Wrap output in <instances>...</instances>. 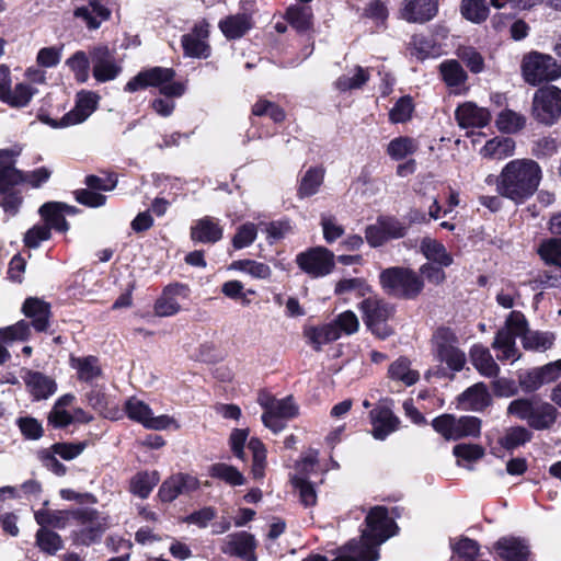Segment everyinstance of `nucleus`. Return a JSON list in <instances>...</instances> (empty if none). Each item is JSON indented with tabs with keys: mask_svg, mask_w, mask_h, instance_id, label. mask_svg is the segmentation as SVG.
<instances>
[{
	"mask_svg": "<svg viewBox=\"0 0 561 561\" xmlns=\"http://www.w3.org/2000/svg\"><path fill=\"white\" fill-rule=\"evenodd\" d=\"M542 176V169L534 159H513L497 174L496 192L500 196L520 205L535 195Z\"/></svg>",
	"mask_w": 561,
	"mask_h": 561,
	"instance_id": "nucleus-1",
	"label": "nucleus"
},
{
	"mask_svg": "<svg viewBox=\"0 0 561 561\" xmlns=\"http://www.w3.org/2000/svg\"><path fill=\"white\" fill-rule=\"evenodd\" d=\"M367 528L363 531L359 541L352 540L345 550L356 561H377L378 547L394 535L396 524L388 516L386 507L375 506L366 516Z\"/></svg>",
	"mask_w": 561,
	"mask_h": 561,
	"instance_id": "nucleus-2",
	"label": "nucleus"
},
{
	"mask_svg": "<svg viewBox=\"0 0 561 561\" xmlns=\"http://www.w3.org/2000/svg\"><path fill=\"white\" fill-rule=\"evenodd\" d=\"M379 282L388 295L402 299H415L424 289V280L419 273L403 266L383 270Z\"/></svg>",
	"mask_w": 561,
	"mask_h": 561,
	"instance_id": "nucleus-3",
	"label": "nucleus"
},
{
	"mask_svg": "<svg viewBox=\"0 0 561 561\" xmlns=\"http://www.w3.org/2000/svg\"><path fill=\"white\" fill-rule=\"evenodd\" d=\"M175 72L171 68L153 67L140 71L125 85L126 92H136L148 87L159 88L167 98H180L185 93L186 87L182 82L173 81Z\"/></svg>",
	"mask_w": 561,
	"mask_h": 561,
	"instance_id": "nucleus-4",
	"label": "nucleus"
},
{
	"mask_svg": "<svg viewBox=\"0 0 561 561\" xmlns=\"http://www.w3.org/2000/svg\"><path fill=\"white\" fill-rule=\"evenodd\" d=\"M21 151L19 146L0 150V192H5L21 182H28L33 187H39L50 178L51 172L44 167L27 174L15 169V159Z\"/></svg>",
	"mask_w": 561,
	"mask_h": 561,
	"instance_id": "nucleus-5",
	"label": "nucleus"
},
{
	"mask_svg": "<svg viewBox=\"0 0 561 561\" xmlns=\"http://www.w3.org/2000/svg\"><path fill=\"white\" fill-rule=\"evenodd\" d=\"M528 323L523 312L511 311L505 320V324L500 329L492 343V348L496 352V358L501 362H516L520 353L516 347L515 339L524 336L527 332Z\"/></svg>",
	"mask_w": 561,
	"mask_h": 561,
	"instance_id": "nucleus-6",
	"label": "nucleus"
},
{
	"mask_svg": "<svg viewBox=\"0 0 561 561\" xmlns=\"http://www.w3.org/2000/svg\"><path fill=\"white\" fill-rule=\"evenodd\" d=\"M507 413L526 421L535 430L549 428L557 419V409L538 398L513 400L508 404Z\"/></svg>",
	"mask_w": 561,
	"mask_h": 561,
	"instance_id": "nucleus-7",
	"label": "nucleus"
},
{
	"mask_svg": "<svg viewBox=\"0 0 561 561\" xmlns=\"http://www.w3.org/2000/svg\"><path fill=\"white\" fill-rule=\"evenodd\" d=\"M520 70L523 79L530 85H538L541 82L554 81L561 78V64L552 56L539 51H530L524 55Z\"/></svg>",
	"mask_w": 561,
	"mask_h": 561,
	"instance_id": "nucleus-8",
	"label": "nucleus"
},
{
	"mask_svg": "<svg viewBox=\"0 0 561 561\" xmlns=\"http://www.w3.org/2000/svg\"><path fill=\"white\" fill-rule=\"evenodd\" d=\"M433 355L439 363L446 364L453 373L463 369L467 358L458 347L457 335L448 328H439L433 335Z\"/></svg>",
	"mask_w": 561,
	"mask_h": 561,
	"instance_id": "nucleus-9",
	"label": "nucleus"
},
{
	"mask_svg": "<svg viewBox=\"0 0 561 561\" xmlns=\"http://www.w3.org/2000/svg\"><path fill=\"white\" fill-rule=\"evenodd\" d=\"M257 402L264 409L263 424L274 433H278L285 427V420L297 414V407L291 397L275 399L271 394L262 392L259 394Z\"/></svg>",
	"mask_w": 561,
	"mask_h": 561,
	"instance_id": "nucleus-10",
	"label": "nucleus"
},
{
	"mask_svg": "<svg viewBox=\"0 0 561 561\" xmlns=\"http://www.w3.org/2000/svg\"><path fill=\"white\" fill-rule=\"evenodd\" d=\"M434 430L445 439L458 440L463 437H476L481 431V421L476 416L456 417L451 414H443L433 420Z\"/></svg>",
	"mask_w": 561,
	"mask_h": 561,
	"instance_id": "nucleus-11",
	"label": "nucleus"
},
{
	"mask_svg": "<svg viewBox=\"0 0 561 561\" xmlns=\"http://www.w3.org/2000/svg\"><path fill=\"white\" fill-rule=\"evenodd\" d=\"M359 310L370 331L380 339L391 334L387 320L393 314V308L377 296H368L359 304Z\"/></svg>",
	"mask_w": 561,
	"mask_h": 561,
	"instance_id": "nucleus-12",
	"label": "nucleus"
},
{
	"mask_svg": "<svg viewBox=\"0 0 561 561\" xmlns=\"http://www.w3.org/2000/svg\"><path fill=\"white\" fill-rule=\"evenodd\" d=\"M124 409L130 420L140 423L146 428L154 431H163L171 427L174 430L180 428V424L174 417L168 414L154 416L151 408L135 397L129 398L125 402Z\"/></svg>",
	"mask_w": 561,
	"mask_h": 561,
	"instance_id": "nucleus-13",
	"label": "nucleus"
},
{
	"mask_svg": "<svg viewBox=\"0 0 561 561\" xmlns=\"http://www.w3.org/2000/svg\"><path fill=\"white\" fill-rule=\"evenodd\" d=\"M533 115L542 124H553L561 115V89L554 85L538 89L533 99Z\"/></svg>",
	"mask_w": 561,
	"mask_h": 561,
	"instance_id": "nucleus-14",
	"label": "nucleus"
},
{
	"mask_svg": "<svg viewBox=\"0 0 561 561\" xmlns=\"http://www.w3.org/2000/svg\"><path fill=\"white\" fill-rule=\"evenodd\" d=\"M301 271L313 278L329 275L334 268V254L324 247L311 248L296 256Z\"/></svg>",
	"mask_w": 561,
	"mask_h": 561,
	"instance_id": "nucleus-15",
	"label": "nucleus"
},
{
	"mask_svg": "<svg viewBox=\"0 0 561 561\" xmlns=\"http://www.w3.org/2000/svg\"><path fill=\"white\" fill-rule=\"evenodd\" d=\"M100 96L92 91L82 90L77 93L76 105L59 122L47 121L53 127H68L83 123L98 107Z\"/></svg>",
	"mask_w": 561,
	"mask_h": 561,
	"instance_id": "nucleus-16",
	"label": "nucleus"
},
{
	"mask_svg": "<svg viewBox=\"0 0 561 561\" xmlns=\"http://www.w3.org/2000/svg\"><path fill=\"white\" fill-rule=\"evenodd\" d=\"M400 18L409 23L424 24L438 13V0H403Z\"/></svg>",
	"mask_w": 561,
	"mask_h": 561,
	"instance_id": "nucleus-17",
	"label": "nucleus"
},
{
	"mask_svg": "<svg viewBox=\"0 0 561 561\" xmlns=\"http://www.w3.org/2000/svg\"><path fill=\"white\" fill-rule=\"evenodd\" d=\"M208 35V23L205 21L196 23L190 33L182 36L181 42L185 56L207 58L209 56Z\"/></svg>",
	"mask_w": 561,
	"mask_h": 561,
	"instance_id": "nucleus-18",
	"label": "nucleus"
},
{
	"mask_svg": "<svg viewBox=\"0 0 561 561\" xmlns=\"http://www.w3.org/2000/svg\"><path fill=\"white\" fill-rule=\"evenodd\" d=\"M188 296V288L182 284L167 286L154 302V314L158 317H172L180 312V300Z\"/></svg>",
	"mask_w": 561,
	"mask_h": 561,
	"instance_id": "nucleus-19",
	"label": "nucleus"
},
{
	"mask_svg": "<svg viewBox=\"0 0 561 561\" xmlns=\"http://www.w3.org/2000/svg\"><path fill=\"white\" fill-rule=\"evenodd\" d=\"M93 62V77L99 82L114 80L121 72V67L115 62L106 46L94 47L90 53Z\"/></svg>",
	"mask_w": 561,
	"mask_h": 561,
	"instance_id": "nucleus-20",
	"label": "nucleus"
},
{
	"mask_svg": "<svg viewBox=\"0 0 561 561\" xmlns=\"http://www.w3.org/2000/svg\"><path fill=\"white\" fill-rule=\"evenodd\" d=\"M199 486L197 478L178 473L164 480L158 491V496L162 502H172L179 495L193 492Z\"/></svg>",
	"mask_w": 561,
	"mask_h": 561,
	"instance_id": "nucleus-21",
	"label": "nucleus"
},
{
	"mask_svg": "<svg viewBox=\"0 0 561 561\" xmlns=\"http://www.w3.org/2000/svg\"><path fill=\"white\" fill-rule=\"evenodd\" d=\"M255 548L254 536L247 531H240L225 538L221 551L225 554L237 556L245 561H256Z\"/></svg>",
	"mask_w": 561,
	"mask_h": 561,
	"instance_id": "nucleus-22",
	"label": "nucleus"
},
{
	"mask_svg": "<svg viewBox=\"0 0 561 561\" xmlns=\"http://www.w3.org/2000/svg\"><path fill=\"white\" fill-rule=\"evenodd\" d=\"M455 118L461 128H482L490 123L491 113L473 102H465L456 108Z\"/></svg>",
	"mask_w": 561,
	"mask_h": 561,
	"instance_id": "nucleus-23",
	"label": "nucleus"
},
{
	"mask_svg": "<svg viewBox=\"0 0 561 561\" xmlns=\"http://www.w3.org/2000/svg\"><path fill=\"white\" fill-rule=\"evenodd\" d=\"M22 379L28 393L35 401L46 400L57 390L56 381L39 371L26 369Z\"/></svg>",
	"mask_w": 561,
	"mask_h": 561,
	"instance_id": "nucleus-24",
	"label": "nucleus"
},
{
	"mask_svg": "<svg viewBox=\"0 0 561 561\" xmlns=\"http://www.w3.org/2000/svg\"><path fill=\"white\" fill-rule=\"evenodd\" d=\"M111 10L101 0H88L85 4L77 7L73 11V15L81 19L89 30H98L111 18Z\"/></svg>",
	"mask_w": 561,
	"mask_h": 561,
	"instance_id": "nucleus-25",
	"label": "nucleus"
},
{
	"mask_svg": "<svg viewBox=\"0 0 561 561\" xmlns=\"http://www.w3.org/2000/svg\"><path fill=\"white\" fill-rule=\"evenodd\" d=\"M22 312L25 317L32 319L33 328L43 332L49 327L50 305L37 297L25 299L22 306Z\"/></svg>",
	"mask_w": 561,
	"mask_h": 561,
	"instance_id": "nucleus-26",
	"label": "nucleus"
},
{
	"mask_svg": "<svg viewBox=\"0 0 561 561\" xmlns=\"http://www.w3.org/2000/svg\"><path fill=\"white\" fill-rule=\"evenodd\" d=\"M497 554L504 561H527L529 546L526 540L515 537H504L494 546Z\"/></svg>",
	"mask_w": 561,
	"mask_h": 561,
	"instance_id": "nucleus-27",
	"label": "nucleus"
},
{
	"mask_svg": "<svg viewBox=\"0 0 561 561\" xmlns=\"http://www.w3.org/2000/svg\"><path fill=\"white\" fill-rule=\"evenodd\" d=\"M191 238L196 242L216 243L222 238L219 220L209 216L196 220L191 228Z\"/></svg>",
	"mask_w": 561,
	"mask_h": 561,
	"instance_id": "nucleus-28",
	"label": "nucleus"
},
{
	"mask_svg": "<svg viewBox=\"0 0 561 561\" xmlns=\"http://www.w3.org/2000/svg\"><path fill=\"white\" fill-rule=\"evenodd\" d=\"M373 436L383 440L389 434L398 428L399 420L388 408H376L370 411Z\"/></svg>",
	"mask_w": 561,
	"mask_h": 561,
	"instance_id": "nucleus-29",
	"label": "nucleus"
},
{
	"mask_svg": "<svg viewBox=\"0 0 561 561\" xmlns=\"http://www.w3.org/2000/svg\"><path fill=\"white\" fill-rule=\"evenodd\" d=\"M491 403V394L483 382L474 383L459 396V404L465 410L482 411Z\"/></svg>",
	"mask_w": 561,
	"mask_h": 561,
	"instance_id": "nucleus-30",
	"label": "nucleus"
},
{
	"mask_svg": "<svg viewBox=\"0 0 561 561\" xmlns=\"http://www.w3.org/2000/svg\"><path fill=\"white\" fill-rule=\"evenodd\" d=\"M515 149L516 144L514 139L508 137H494L484 144L479 154L488 160H504L513 157Z\"/></svg>",
	"mask_w": 561,
	"mask_h": 561,
	"instance_id": "nucleus-31",
	"label": "nucleus"
},
{
	"mask_svg": "<svg viewBox=\"0 0 561 561\" xmlns=\"http://www.w3.org/2000/svg\"><path fill=\"white\" fill-rule=\"evenodd\" d=\"M470 360L480 375L486 378H495L500 373V367L495 363L489 348L481 344H474L470 350Z\"/></svg>",
	"mask_w": 561,
	"mask_h": 561,
	"instance_id": "nucleus-32",
	"label": "nucleus"
},
{
	"mask_svg": "<svg viewBox=\"0 0 561 561\" xmlns=\"http://www.w3.org/2000/svg\"><path fill=\"white\" fill-rule=\"evenodd\" d=\"M65 211L71 213L72 207L61 203L49 202L39 208V214L44 218L46 226L49 227V230L53 228L60 232L68 230V222L64 216Z\"/></svg>",
	"mask_w": 561,
	"mask_h": 561,
	"instance_id": "nucleus-33",
	"label": "nucleus"
},
{
	"mask_svg": "<svg viewBox=\"0 0 561 561\" xmlns=\"http://www.w3.org/2000/svg\"><path fill=\"white\" fill-rule=\"evenodd\" d=\"M420 251L427 262L442 266H450L454 263L453 255L447 251L446 247L436 239L425 237L420 243Z\"/></svg>",
	"mask_w": 561,
	"mask_h": 561,
	"instance_id": "nucleus-34",
	"label": "nucleus"
},
{
	"mask_svg": "<svg viewBox=\"0 0 561 561\" xmlns=\"http://www.w3.org/2000/svg\"><path fill=\"white\" fill-rule=\"evenodd\" d=\"M219 27L227 38L236 39L252 27V19L249 13H238L221 20Z\"/></svg>",
	"mask_w": 561,
	"mask_h": 561,
	"instance_id": "nucleus-35",
	"label": "nucleus"
},
{
	"mask_svg": "<svg viewBox=\"0 0 561 561\" xmlns=\"http://www.w3.org/2000/svg\"><path fill=\"white\" fill-rule=\"evenodd\" d=\"M159 481L158 471H140L130 479L129 491L140 499H147Z\"/></svg>",
	"mask_w": 561,
	"mask_h": 561,
	"instance_id": "nucleus-36",
	"label": "nucleus"
},
{
	"mask_svg": "<svg viewBox=\"0 0 561 561\" xmlns=\"http://www.w3.org/2000/svg\"><path fill=\"white\" fill-rule=\"evenodd\" d=\"M304 335L307 339V342L316 351H320L322 345L339 339V333L335 330V327L331 324V322L320 327L306 328Z\"/></svg>",
	"mask_w": 561,
	"mask_h": 561,
	"instance_id": "nucleus-37",
	"label": "nucleus"
},
{
	"mask_svg": "<svg viewBox=\"0 0 561 561\" xmlns=\"http://www.w3.org/2000/svg\"><path fill=\"white\" fill-rule=\"evenodd\" d=\"M417 150L419 142L416 139L399 136L389 141L386 152L392 160L400 161L413 156Z\"/></svg>",
	"mask_w": 561,
	"mask_h": 561,
	"instance_id": "nucleus-38",
	"label": "nucleus"
},
{
	"mask_svg": "<svg viewBox=\"0 0 561 561\" xmlns=\"http://www.w3.org/2000/svg\"><path fill=\"white\" fill-rule=\"evenodd\" d=\"M459 10L463 19L474 24L486 21L490 13L486 0H461Z\"/></svg>",
	"mask_w": 561,
	"mask_h": 561,
	"instance_id": "nucleus-39",
	"label": "nucleus"
},
{
	"mask_svg": "<svg viewBox=\"0 0 561 561\" xmlns=\"http://www.w3.org/2000/svg\"><path fill=\"white\" fill-rule=\"evenodd\" d=\"M388 375L392 380H398L405 386L414 385L419 378V371L411 368V363L404 357L394 360L388 369Z\"/></svg>",
	"mask_w": 561,
	"mask_h": 561,
	"instance_id": "nucleus-40",
	"label": "nucleus"
},
{
	"mask_svg": "<svg viewBox=\"0 0 561 561\" xmlns=\"http://www.w3.org/2000/svg\"><path fill=\"white\" fill-rule=\"evenodd\" d=\"M208 474L211 478L219 479L231 486L243 485L245 483L244 476L233 466L217 462L209 467Z\"/></svg>",
	"mask_w": 561,
	"mask_h": 561,
	"instance_id": "nucleus-41",
	"label": "nucleus"
},
{
	"mask_svg": "<svg viewBox=\"0 0 561 561\" xmlns=\"http://www.w3.org/2000/svg\"><path fill=\"white\" fill-rule=\"evenodd\" d=\"M73 400L75 397L72 394H65L56 401L48 415V422L54 427H66L72 424L71 412L66 408L70 405Z\"/></svg>",
	"mask_w": 561,
	"mask_h": 561,
	"instance_id": "nucleus-42",
	"label": "nucleus"
},
{
	"mask_svg": "<svg viewBox=\"0 0 561 561\" xmlns=\"http://www.w3.org/2000/svg\"><path fill=\"white\" fill-rule=\"evenodd\" d=\"M229 270L243 272L256 279H268L272 275V270L267 264L254 260L233 261Z\"/></svg>",
	"mask_w": 561,
	"mask_h": 561,
	"instance_id": "nucleus-43",
	"label": "nucleus"
},
{
	"mask_svg": "<svg viewBox=\"0 0 561 561\" xmlns=\"http://www.w3.org/2000/svg\"><path fill=\"white\" fill-rule=\"evenodd\" d=\"M324 171L321 168H310L301 178L298 188L299 197L314 195L323 183Z\"/></svg>",
	"mask_w": 561,
	"mask_h": 561,
	"instance_id": "nucleus-44",
	"label": "nucleus"
},
{
	"mask_svg": "<svg viewBox=\"0 0 561 561\" xmlns=\"http://www.w3.org/2000/svg\"><path fill=\"white\" fill-rule=\"evenodd\" d=\"M495 124L502 133L515 134L524 128L526 117L515 111L506 108L497 115Z\"/></svg>",
	"mask_w": 561,
	"mask_h": 561,
	"instance_id": "nucleus-45",
	"label": "nucleus"
},
{
	"mask_svg": "<svg viewBox=\"0 0 561 561\" xmlns=\"http://www.w3.org/2000/svg\"><path fill=\"white\" fill-rule=\"evenodd\" d=\"M439 70L446 84L458 89L467 80V73L457 60H447L440 64Z\"/></svg>",
	"mask_w": 561,
	"mask_h": 561,
	"instance_id": "nucleus-46",
	"label": "nucleus"
},
{
	"mask_svg": "<svg viewBox=\"0 0 561 561\" xmlns=\"http://www.w3.org/2000/svg\"><path fill=\"white\" fill-rule=\"evenodd\" d=\"M287 22L298 32H305L312 24V11L310 7L293 5L286 12Z\"/></svg>",
	"mask_w": 561,
	"mask_h": 561,
	"instance_id": "nucleus-47",
	"label": "nucleus"
},
{
	"mask_svg": "<svg viewBox=\"0 0 561 561\" xmlns=\"http://www.w3.org/2000/svg\"><path fill=\"white\" fill-rule=\"evenodd\" d=\"M368 70L357 66L351 72L341 76L336 80L335 87L342 92L359 89L368 81Z\"/></svg>",
	"mask_w": 561,
	"mask_h": 561,
	"instance_id": "nucleus-48",
	"label": "nucleus"
},
{
	"mask_svg": "<svg viewBox=\"0 0 561 561\" xmlns=\"http://www.w3.org/2000/svg\"><path fill=\"white\" fill-rule=\"evenodd\" d=\"M71 366L78 373V377L83 381H92L101 374L98 358L93 356L71 358Z\"/></svg>",
	"mask_w": 561,
	"mask_h": 561,
	"instance_id": "nucleus-49",
	"label": "nucleus"
},
{
	"mask_svg": "<svg viewBox=\"0 0 561 561\" xmlns=\"http://www.w3.org/2000/svg\"><path fill=\"white\" fill-rule=\"evenodd\" d=\"M36 545L41 551L48 554H56L64 548L61 537L46 527H41L36 533Z\"/></svg>",
	"mask_w": 561,
	"mask_h": 561,
	"instance_id": "nucleus-50",
	"label": "nucleus"
},
{
	"mask_svg": "<svg viewBox=\"0 0 561 561\" xmlns=\"http://www.w3.org/2000/svg\"><path fill=\"white\" fill-rule=\"evenodd\" d=\"M410 49L411 54L421 60L438 55V48L435 42L422 34L412 36Z\"/></svg>",
	"mask_w": 561,
	"mask_h": 561,
	"instance_id": "nucleus-51",
	"label": "nucleus"
},
{
	"mask_svg": "<svg viewBox=\"0 0 561 561\" xmlns=\"http://www.w3.org/2000/svg\"><path fill=\"white\" fill-rule=\"evenodd\" d=\"M554 335L550 332H526L523 336V346L535 352H545L553 345Z\"/></svg>",
	"mask_w": 561,
	"mask_h": 561,
	"instance_id": "nucleus-52",
	"label": "nucleus"
},
{
	"mask_svg": "<svg viewBox=\"0 0 561 561\" xmlns=\"http://www.w3.org/2000/svg\"><path fill=\"white\" fill-rule=\"evenodd\" d=\"M248 448L251 450L253 457V477L255 479H261L264 476L266 466V449L257 438H251L248 443Z\"/></svg>",
	"mask_w": 561,
	"mask_h": 561,
	"instance_id": "nucleus-53",
	"label": "nucleus"
},
{
	"mask_svg": "<svg viewBox=\"0 0 561 561\" xmlns=\"http://www.w3.org/2000/svg\"><path fill=\"white\" fill-rule=\"evenodd\" d=\"M31 333L30 325L26 321L20 320L16 323L0 329V340L3 343H13L16 341H25Z\"/></svg>",
	"mask_w": 561,
	"mask_h": 561,
	"instance_id": "nucleus-54",
	"label": "nucleus"
},
{
	"mask_svg": "<svg viewBox=\"0 0 561 561\" xmlns=\"http://www.w3.org/2000/svg\"><path fill=\"white\" fill-rule=\"evenodd\" d=\"M530 438L531 433L527 428L515 426L506 431L505 435L500 438V444L502 447L510 450L524 445L529 442Z\"/></svg>",
	"mask_w": 561,
	"mask_h": 561,
	"instance_id": "nucleus-55",
	"label": "nucleus"
},
{
	"mask_svg": "<svg viewBox=\"0 0 561 561\" xmlns=\"http://www.w3.org/2000/svg\"><path fill=\"white\" fill-rule=\"evenodd\" d=\"M335 327V330L339 333V339L342 336V334L351 335L358 331L359 329V321L357 316L351 311H344L340 313L332 322Z\"/></svg>",
	"mask_w": 561,
	"mask_h": 561,
	"instance_id": "nucleus-56",
	"label": "nucleus"
},
{
	"mask_svg": "<svg viewBox=\"0 0 561 561\" xmlns=\"http://www.w3.org/2000/svg\"><path fill=\"white\" fill-rule=\"evenodd\" d=\"M66 64L79 82H85L89 79V58L84 51H76Z\"/></svg>",
	"mask_w": 561,
	"mask_h": 561,
	"instance_id": "nucleus-57",
	"label": "nucleus"
},
{
	"mask_svg": "<svg viewBox=\"0 0 561 561\" xmlns=\"http://www.w3.org/2000/svg\"><path fill=\"white\" fill-rule=\"evenodd\" d=\"M413 110L412 99L410 96H402L390 110L389 121L393 124L405 123L412 117Z\"/></svg>",
	"mask_w": 561,
	"mask_h": 561,
	"instance_id": "nucleus-58",
	"label": "nucleus"
},
{
	"mask_svg": "<svg viewBox=\"0 0 561 561\" xmlns=\"http://www.w3.org/2000/svg\"><path fill=\"white\" fill-rule=\"evenodd\" d=\"M355 291L358 297L367 296L371 290L370 286L363 278H344L336 283L334 293L336 295H344L346 293Z\"/></svg>",
	"mask_w": 561,
	"mask_h": 561,
	"instance_id": "nucleus-59",
	"label": "nucleus"
},
{
	"mask_svg": "<svg viewBox=\"0 0 561 561\" xmlns=\"http://www.w3.org/2000/svg\"><path fill=\"white\" fill-rule=\"evenodd\" d=\"M541 259L547 264H552L561 267V240L551 238L543 241L538 250Z\"/></svg>",
	"mask_w": 561,
	"mask_h": 561,
	"instance_id": "nucleus-60",
	"label": "nucleus"
},
{
	"mask_svg": "<svg viewBox=\"0 0 561 561\" xmlns=\"http://www.w3.org/2000/svg\"><path fill=\"white\" fill-rule=\"evenodd\" d=\"M33 94L34 90L28 84L19 83L12 91L9 90L8 94L2 101L11 106L23 107L28 104Z\"/></svg>",
	"mask_w": 561,
	"mask_h": 561,
	"instance_id": "nucleus-61",
	"label": "nucleus"
},
{
	"mask_svg": "<svg viewBox=\"0 0 561 561\" xmlns=\"http://www.w3.org/2000/svg\"><path fill=\"white\" fill-rule=\"evenodd\" d=\"M291 482L299 492L300 502L305 506H312L317 503V493L314 486L304 477L293 476Z\"/></svg>",
	"mask_w": 561,
	"mask_h": 561,
	"instance_id": "nucleus-62",
	"label": "nucleus"
},
{
	"mask_svg": "<svg viewBox=\"0 0 561 561\" xmlns=\"http://www.w3.org/2000/svg\"><path fill=\"white\" fill-rule=\"evenodd\" d=\"M257 229L252 222L240 226L232 239V245L236 250H240L252 244L256 238Z\"/></svg>",
	"mask_w": 561,
	"mask_h": 561,
	"instance_id": "nucleus-63",
	"label": "nucleus"
},
{
	"mask_svg": "<svg viewBox=\"0 0 561 561\" xmlns=\"http://www.w3.org/2000/svg\"><path fill=\"white\" fill-rule=\"evenodd\" d=\"M320 225L323 231V238L328 243L337 240L344 233V228L339 225L336 218L330 214H322Z\"/></svg>",
	"mask_w": 561,
	"mask_h": 561,
	"instance_id": "nucleus-64",
	"label": "nucleus"
}]
</instances>
